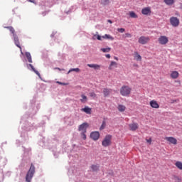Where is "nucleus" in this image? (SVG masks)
I'll use <instances>...</instances> for the list:
<instances>
[{
	"mask_svg": "<svg viewBox=\"0 0 182 182\" xmlns=\"http://www.w3.org/2000/svg\"><path fill=\"white\" fill-rule=\"evenodd\" d=\"M124 28H117V31L120 32L121 33H123V32H124Z\"/></svg>",
	"mask_w": 182,
	"mask_h": 182,
	"instance_id": "obj_37",
	"label": "nucleus"
},
{
	"mask_svg": "<svg viewBox=\"0 0 182 182\" xmlns=\"http://www.w3.org/2000/svg\"><path fill=\"white\" fill-rule=\"evenodd\" d=\"M33 174H35V166H33V164H31V167L26 176V181L31 182L32 177H33Z\"/></svg>",
	"mask_w": 182,
	"mask_h": 182,
	"instance_id": "obj_1",
	"label": "nucleus"
},
{
	"mask_svg": "<svg viewBox=\"0 0 182 182\" xmlns=\"http://www.w3.org/2000/svg\"><path fill=\"white\" fill-rule=\"evenodd\" d=\"M112 48H101L102 52H104V53L110 52Z\"/></svg>",
	"mask_w": 182,
	"mask_h": 182,
	"instance_id": "obj_31",
	"label": "nucleus"
},
{
	"mask_svg": "<svg viewBox=\"0 0 182 182\" xmlns=\"http://www.w3.org/2000/svg\"><path fill=\"white\" fill-rule=\"evenodd\" d=\"M180 76V73L178 71H172L170 74L171 79H177Z\"/></svg>",
	"mask_w": 182,
	"mask_h": 182,
	"instance_id": "obj_15",
	"label": "nucleus"
},
{
	"mask_svg": "<svg viewBox=\"0 0 182 182\" xmlns=\"http://www.w3.org/2000/svg\"><path fill=\"white\" fill-rule=\"evenodd\" d=\"M139 43L141 45H146V43H149L150 42V38L146 36H141L138 40Z\"/></svg>",
	"mask_w": 182,
	"mask_h": 182,
	"instance_id": "obj_6",
	"label": "nucleus"
},
{
	"mask_svg": "<svg viewBox=\"0 0 182 182\" xmlns=\"http://www.w3.org/2000/svg\"><path fill=\"white\" fill-rule=\"evenodd\" d=\"M129 16H130V18H138L137 14H136V13H134V11H130Z\"/></svg>",
	"mask_w": 182,
	"mask_h": 182,
	"instance_id": "obj_28",
	"label": "nucleus"
},
{
	"mask_svg": "<svg viewBox=\"0 0 182 182\" xmlns=\"http://www.w3.org/2000/svg\"><path fill=\"white\" fill-rule=\"evenodd\" d=\"M114 59H115V60H119V58H117V57H114Z\"/></svg>",
	"mask_w": 182,
	"mask_h": 182,
	"instance_id": "obj_46",
	"label": "nucleus"
},
{
	"mask_svg": "<svg viewBox=\"0 0 182 182\" xmlns=\"http://www.w3.org/2000/svg\"><path fill=\"white\" fill-rule=\"evenodd\" d=\"M165 140H166V141H168V143H171V144H177V139L173 136H166L165 137Z\"/></svg>",
	"mask_w": 182,
	"mask_h": 182,
	"instance_id": "obj_10",
	"label": "nucleus"
},
{
	"mask_svg": "<svg viewBox=\"0 0 182 182\" xmlns=\"http://www.w3.org/2000/svg\"><path fill=\"white\" fill-rule=\"evenodd\" d=\"M28 2H31V4H36V2H35V1L33 0H27Z\"/></svg>",
	"mask_w": 182,
	"mask_h": 182,
	"instance_id": "obj_42",
	"label": "nucleus"
},
{
	"mask_svg": "<svg viewBox=\"0 0 182 182\" xmlns=\"http://www.w3.org/2000/svg\"><path fill=\"white\" fill-rule=\"evenodd\" d=\"M158 41L160 45H167V43H168V38L166 36H161L158 38Z\"/></svg>",
	"mask_w": 182,
	"mask_h": 182,
	"instance_id": "obj_5",
	"label": "nucleus"
},
{
	"mask_svg": "<svg viewBox=\"0 0 182 182\" xmlns=\"http://www.w3.org/2000/svg\"><path fill=\"white\" fill-rule=\"evenodd\" d=\"M29 66L32 69L33 72H34V73H36L38 77H41V73H39V71L36 70L32 64H29Z\"/></svg>",
	"mask_w": 182,
	"mask_h": 182,
	"instance_id": "obj_19",
	"label": "nucleus"
},
{
	"mask_svg": "<svg viewBox=\"0 0 182 182\" xmlns=\"http://www.w3.org/2000/svg\"><path fill=\"white\" fill-rule=\"evenodd\" d=\"M57 83L58 84V85H63V86H66V83H65V82H59V81H57Z\"/></svg>",
	"mask_w": 182,
	"mask_h": 182,
	"instance_id": "obj_40",
	"label": "nucleus"
},
{
	"mask_svg": "<svg viewBox=\"0 0 182 182\" xmlns=\"http://www.w3.org/2000/svg\"><path fill=\"white\" fill-rule=\"evenodd\" d=\"M141 14L143 15H150L151 14V10L150 7H146L141 10Z\"/></svg>",
	"mask_w": 182,
	"mask_h": 182,
	"instance_id": "obj_13",
	"label": "nucleus"
},
{
	"mask_svg": "<svg viewBox=\"0 0 182 182\" xmlns=\"http://www.w3.org/2000/svg\"><path fill=\"white\" fill-rule=\"evenodd\" d=\"M90 137L92 140L95 141L99 140V137H100V134L99 132H93L90 134Z\"/></svg>",
	"mask_w": 182,
	"mask_h": 182,
	"instance_id": "obj_9",
	"label": "nucleus"
},
{
	"mask_svg": "<svg viewBox=\"0 0 182 182\" xmlns=\"http://www.w3.org/2000/svg\"><path fill=\"white\" fill-rule=\"evenodd\" d=\"M88 68H92L95 70H99L100 69V65L97 64H87Z\"/></svg>",
	"mask_w": 182,
	"mask_h": 182,
	"instance_id": "obj_16",
	"label": "nucleus"
},
{
	"mask_svg": "<svg viewBox=\"0 0 182 182\" xmlns=\"http://www.w3.org/2000/svg\"><path fill=\"white\" fill-rule=\"evenodd\" d=\"M149 105L153 109H159L160 107V105H159L157 101L154 100L150 101Z\"/></svg>",
	"mask_w": 182,
	"mask_h": 182,
	"instance_id": "obj_12",
	"label": "nucleus"
},
{
	"mask_svg": "<svg viewBox=\"0 0 182 182\" xmlns=\"http://www.w3.org/2000/svg\"><path fill=\"white\" fill-rule=\"evenodd\" d=\"M0 182H1V181H0Z\"/></svg>",
	"mask_w": 182,
	"mask_h": 182,
	"instance_id": "obj_50",
	"label": "nucleus"
},
{
	"mask_svg": "<svg viewBox=\"0 0 182 182\" xmlns=\"http://www.w3.org/2000/svg\"><path fill=\"white\" fill-rule=\"evenodd\" d=\"M170 23L173 28H177L180 25V20L177 17L172 16L170 18Z\"/></svg>",
	"mask_w": 182,
	"mask_h": 182,
	"instance_id": "obj_4",
	"label": "nucleus"
},
{
	"mask_svg": "<svg viewBox=\"0 0 182 182\" xmlns=\"http://www.w3.org/2000/svg\"><path fill=\"white\" fill-rule=\"evenodd\" d=\"M87 127H89V124H87V122H84L79 126L78 131L86 133V130L87 129Z\"/></svg>",
	"mask_w": 182,
	"mask_h": 182,
	"instance_id": "obj_7",
	"label": "nucleus"
},
{
	"mask_svg": "<svg viewBox=\"0 0 182 182\" xmlns=\"http://www.w3.org/2000/svg\"><path fill=\"white\" fill-rule=\"evenodd\" d=\"M112 144V135H106L102 141V146L103 147H109Z\"/></svg>",
	"mask_w": 182,
	"mask_h": 182,
	"instance_id": "obj_3",
	"label": "nucleus"
},
{
	"mask_svg": "<svg viewBox=\"0 0 182 182\" xmlns=\"http://www.w3.org/2000/svg\"><path fill=\"white\" fill-rule=\"evenodd\" d=\"M129 130L131 132H136L137 129H139V124L137 123H132L129 124Z\"/></svg>",
	"mask_w": 182,
	"mask_h": 182,
	"instance_id": "obj_11",
	"label": "nucleus"
},
{
	"mask_svg": "<svg viewBox=\"0 0 182 182\" xmlns=\"http://www.w3.org/2000/svg\"><path fill=\"white\" fill-rule=\"evenodd\" d=\"M122 96L127 97L132 93V88L127 85H123L120 89Z\"/></svg>",
	"mask_w": 182,
	"mask_h": 182,
	"instance_id": "obj_2",
	"label": "nucleus"
},
{
	"mask_svg": "<svg viewBox=\"0 0 182 182\" xmlns=\"http://www.w3.org/2000/svg\"><path fill=\"white\" fill-rule=\"evenodd\" d=\"M102 38L103 39H109V41H114V38H113V36L109 34H105V36H102Z\"/></svg>",
	"mask_w": 182,
	"mask_h": 182,
	"instance_id": "obj_20",
	"label": "nucleus"
},
{
	"mask_svg": "<svg viewBox=\"0 0 182 182\" xmlns=\"http://www.w3.org/2000/svg\"><path fill=\"white\" fill-rule=\"evenodd\" d=\"M81 112H84L87 114H92V108L85 106L84 108L81 109Z\"/></svg>",
	"mask_w": 182,
	"mask_h": 182,
	"instance_id": "obj_14",
	"label": "nucleus"
},
{
	"mask_svg": "<svg viewBox=\"0 0 182 182\" xmlns=\"http://www.w3.org/2000/svg\"><path fill=\"white\" fill-rule=\"evenodd\" d=\"M94 36H95V37H97V39L98 41H102V36H100V35H97V36L95 35Z\"/></svg>",
	"mask_w": 182,
	"mask_h": 182,
	"instance_id": "obj_38",
	"label": "nucleus"
},
{
	"mask_svg": "<svg viewBox=\"0 0 182 182\" xmlns=\"http://www.w3.org/2000/svg\"><path fill=\"white\" fill-rule=\"evenodd\" d=\"M164 2L166 5H168V6L174 4V0H164Z\"/></svg>",
	"mask_w": 182,
	"mask_h": 182,
	"instance_id": "obj_23",
	"label": "nucleus"
},
{
	"mask_svg": "<svg viewBox=\"0 0 182 182\" xmlns=\"http://www.w3.org/2000/svg\"><path fill=\"white\" fill-rule=\"evenodd\" d=\"M70 72H77V73H79V72H80V69H79V68H71V69L68 72V75H69V73H70Z\"/></svg>",
	"mask_w": 182,
	"mask_h": 182,
	"instance_id": "obj_29",
	"label": "nucleus"
},
{
	"mask_svg": "<svg viewBox=\"0 0 182 182\" xmlns=\"http://www.w3.org/2000/svg\"><path fill=\"white\" fill-rule=\"evenodd\" d=\"M82 99H80L81 103H86L87 102V97L85 95H81Z\"/></svg>",
	"mask_w": 182,
	"mask_h": 182,
	"instance_id": "obj_27",
	"label": "nucleus"
},
{
	"mask_svg": "<svg viewBox=\"0 0 182 182\" xmlns=\"http://www.w3.org/2000/svg\"><path fill=\"white\" fill-rule=\"evenodd\" d=\"M90 97H93L95 99V97H96V93L95 92H90L89 93Z\"/></svg>",
	"mask_w": 182,
	"mask_h": 182,
	"instance_id": "obj_36",
	"label": "nucleus"
},
{
	"mask_svg": "<svg viewBox=\"0 0 182 182\" xmlns=\"http://www.w3.org/2000/svg\"><path fill=\"white\" fill-rule=\"evenodd\" d=\"M26 58H27L28 62H29V63H32V55H31V53L26 52Z\"/></svg>",
	"mask_w": 182,
	"mask_h": 182,
	"instance_id": "obj_21",
	"label": "nucleus"
},
{
	"mask_svg": "<svg viewBox=\"0 0 182 182\" xmlns=\"http://www.w3.org/2000/svg\"><path fill=\"white\" fill-rule=\"evenodd\" d=\"M147 143H149V144H151V138L146 139Z\"/></svg>",
	"mask_w": 182,
	"mask_h": 182,
	"instance_id": "obj_41",
	"label": "nucleus"
},
{
	"mask_svg": "<svg viewBox=\"0 0 182 182\" xmlns=\"http://www.w3.org/2000/svg\"><path fill=\"white\" fill-rule=\"evenodd\" d=\"M134 66H135V68H139V65L137 64H134Z\"/></svg>",
	"mask_w": 182,
	"mask_h": 182,
	"instance_id": "obj_45",
	"label": "nucleus"
},
{
	"mask_svg": "<svg viewBox=\"0 0 182 182\" xmlns=\"http://www.w3.org/2000/svg\"><path fill=\"white\" fill-rule=\"evenodd\" d=\"M175 82L176 83H178L179 86H180V85H181V80H176Z\"/></svg>",
	"mask_w": 182,
	"mask_h": 182,
	"instance_id": "obj_43",
	"label": "nucleus"
},
{
	"mask_svg": "<svg viewBox=\"0 0 182 182\" xmlns=\"http://www.w3.org/2000/svg\"><path fill=\"white\" fill-rule=\"evenodd\" d=\"M174 180L176 182H181L182 181V178L179 176H174Z\"/></svg>",
	"mask_w": 182,
	"mask_h": 182,
	"instance_id": "obj_33",
	"label": "nucleus"
},
{
	"mask_svg": "<svg viewBox=\"0 0 182 182\" xmlns=\"http://www.w3.org/2000/svg\"><path fill=\"white\" fill-rule=\"evenodd\" d=\"M86 132H82L81 133V137L83 139V140H86Z\"/></svg>",
	"mask_w": 182,
	"mask_h": 182,
	"instance_id": "obj_35",
	"label": "nucleus"
},
{
	"mask_svg": "<svg viewBox=\"0 0 182 182\" xmlns=\"http://www.w3.org/2000/svg\"><path fill=\"white\" fill-rule=\"evenodd\" d=\"M117 109L119 112H125L126 110V106L123 105H119Z\"/></svg>",
	"mask_w": 182,
	"mask_h": 182,
	"instance_id": "obj_24",
	"label": "nucleus"
},
{
	"mask_svg": "<svg viewBox=\"0 0 182 182\" xmlns=\"http://www.w3.org/2000/svg\"><path fill=\"white\" fill-rule=\"evenodd\" d=\"M106 127V121H103L101 127H100V130H103Z\"/></svg>",
	"mask_w": 182,
	"mask_h": 182,
	"instance_id": "obj_32",
	"label": "nucleus"
},
{
	"mask_svg": "<svg viewBox=\"0 0 182 182\" xmlns=\"http://www.w3.org/2000/svg\"><path fill=\"white\" fill-rule=\"evenodd\" d=\"M110 93H112L111 89L104 88L103 94H104L105 97H107V96H109V95H110Z\"/></svg>",
	"mask_w": 182,
	"mask_h": 182,
	"instance_id": "obj_17",
	"label": "nucleus"
},
{
	"mask_svg": "<svg viewBox=\"0 0 182 182\" xmlns=\"http://www.w3.org/2000/svg\"><path fill=\"white\" fill-rule=\"evenodd\" d=\"M43 14L44 16H45V15H46V14H45V13H43Z\"/></svg>",
	"mask_w": 182,
	"mask_h": 182,
	"instance_id": "obj_49",
	"label": "nucleus"
},
{
	"mask_svg": "<svg viewBox=\"0 0 182 182\" xmlns=\"http://www.w3.org/2000/svg\"><path fill=\"white\" fill-rule=\"evenodd\" d=\"M134 58L135 60L141 61V55H140V54H139L138 52L134 53Z\"/></svg>",
	"mask_w": 182,
	"mask_h": 182,
	"instance_id": "obj_18",
	"label": "nucleus"
},
{
	"mask_svg": "<svg viewBox=\"0 0 182 182\" xmlns=\"http://www.w3.org/2000/svg\"><path fill=\"white\" fill-rule=\"evenodd\" d=\"M13 37H14V43H15L16 46H17V48H19L20 52L21 53H22V47H21V44L19 43V38H18V36H16V34H14V36H13Z\"/></svg>",
	"mask_w": 182,
	"mask_h": 182,
	"instance_id": "obj_8",
	"label": "nucleus"
},
{
	"mask_svg": "<svg viewBox=\"0 0 182 182\" xmlns=\"http://www.w3.org/2000/svg\"><path fill=\"white\" fill-rule=\"evenodd\" d=\"M113 68H117V63H116L114 61L111 62V63L109 66V70H112Z\"/></svg>",
	"mask_w": 182,
	"mask_h": 182,
	"instance_id": "obj_22",
	"label": "nucleus"
},
{
	"mask_svg": "<svg viewBox=\"0 0 182 182\" xmlns=\"http://www.w3.org/2000/svg\"><path fill=\"white\" fill-rule=\"evenodd\" d=\"M125 38H132V34L129 33H125Z\"/></svg>",
	"mask_w": 182,
	"mask_h": 182,
	"instance_id": "obj_39",
	"label": "nucleus"
},
{
	"mask_svg": "<svg viewBox=\"0 0 182 182\" xmlns=\"http://www.w3.org/2000/svg\"><path fill=\"white\" fill-rule=\"evenodd\" d=\"M105 56L107 59H110V54H106Z\"/></svg>",
	"mask_w": 182,
	"mask_h": 182,
	"instance_id": "obj_44",
	"label": "nucleus"
},
{
	"mask_svg": "<svg viewBox=\"0 0 182 182\" xmlns=\"http://www.w3.org/2000/svg\"><path fill=\"white\" fill-rule=\"evenodd\" d=\"M176 167L178 168V170H182V162L180 161H178L175 163Z\"/></svg>",
	"mask_w": 182,
	"mask_h": 182,
	"instance_id": "obj_26",
	"label": "nucleus"
},
{
	"mask_svg": "<svg viewBox=\"0 0 182 182\" xmlns=\"http://www.w3.org/2000/svg\"><path fill=\"white\" fill-rule=\"evenodd\" d=\"M102 5H107L109 4V0H101Z\"/></svg>",
	"mask_w": 182,
	"mask_h": 182,
	"instance_id": "obj_34",
	"label": "nucleus"
},
{
	"mask_svg": "<svg viewBox=\"0 0 182 182\" xmlns=\"http://www.w3.org/2000/svg\"><path fill=\"white\" fill-rule=\"evenodd\" d=\"M108 22H109V23H112V20H108Z\"/></svg>",
	"mask_w": 182,
	"mask_h": 182,
	"instance_id": "obj_47",
	"label": "nucleus"
},
{
	"mask_svg": "<svg viewBox=\"0 0 182 182\" xmlns=\"http://www.w3.org/2000/svg\"><path fill=\"white\" fill-rule=\"evenodd\" d=\"M55 69H57L58 70H62L60 68H56Z\"/></svg>",
	"mask_w": 182,
	"mask_h": 182,
	"instance_id": "obj_48",
	"label": "nucleus"
},
{
	"mask_svg": "<svg viewBox=\"0 0 182 182\" xmlns=\"http://www.w3.org/2000/svg\"><path fill=\"white\" fill-rule=\"evenodd\" d=\"M91 168H92V171H97V170H99V166H97V165H92L91 166Z\"/></svg>",
	"mask_w": 182,
	"mask_h": 182,
	"instance_id": "obj_30",
	"label": "nucleus"
},
{
	"mask_svg": "<svg viewBox=\"0 0 182 182\" xmlns=\"http://www.w3.org/2000/svg\"><path fill=\"white\" fill-rule=\"evenodd\" d=\"M6 29H9V31H10L13 35V36L14 35H16V33H15V28H14V27L12 26H6V27H4Z\"/></svg>",
	"mask_w": 182,
	"mask_h": 182,
	"instance_id": "obj_25",
	"label": "nucleus"
}]
</instances>
